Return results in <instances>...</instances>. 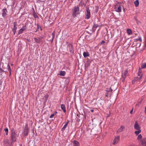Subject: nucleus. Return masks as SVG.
<instances>
[{
    "label": "nucleus",
    "instance_id": "20e7f679",
    "mask_svg": "<svg viewBox=\"0 0 146 146\" xmlns=\"http://www.w3.org/2000/svg\"><path fill=\"white\" fill-rule=\"evenodd\" d=\"M67 49L69 51L71 55L73 54L74 53V47L72 44H68L67 46Z\"/></svg>",
    "mask_w": 146,
    "mask_h": 146
},
{
    "label": "nucleus",
    "instance_id": "0eeeda50",
    "mask_svg": "<svg viewBox=\"0 0 146 146\" xmlns=\"http://www.w3.org/2000/svg\"><path fill=\"white\" fill-rule=\"evenodd\" d=\"M3 144L5 146H11L12 143H10L9 140L7 139H5L3 142Z\"/></svg>",
    "mask_w": 146,
    "mask_h": 146
},
{
    "label": "nucleus",
    "instance_id": "4468645a",
    "mask_svg": "<svg viewBox=\"0 0 146 146\" xmlns=\"http://www.w3.org/2000/svg\"><path fill=\"white\" fill-rule=\"evenodd\" d=\"M125 127L121 125L120 127V128L117 131V133H119L121 132L123 130L125 129Z\"/></svg>",
    "mask_w": 146,
    "mask_h": 146
},
{
    "label": "nucleus",
    "instance_id": "a18cd8bd",
    "mask_svg": "<svg viewBox=\"0 0 146 146\" xmlns=\"http://www.w3.org/2000/svg\"><path fill=\"white\" fill-rule=\"evenodd\" d=\"M138 44H139V47H140V46H141V43H138Z\"/></svg>",
    "mask_w": 146,
    "mask_h": 146
},
{
    "label": "nucleus",
    "instance_id": "79ce46f5",
    "mask_svg": "<svg viewBox=\"0 0 146 146\" xmlns=\"http://www.w3.org/2000/svg\"><path fill=\"white\" fill-rule=\"evenodd\" d=\"M143 50H140L138 52H139V53H141V52H142L143 50Z\"/></svg>",
    "mask_w": 146,
    "mask_h": 146
},
{
    "label": "nucleus",
    "instance_id": "9b49d317",
    "mask_svg": "<svg viewBox=\"0 0 146 146\" xmlns=\"http://www.w3.org/2000/svg\"><path fill=\"white\" fill-rule=\"evenodd\" d=\"M33 39L35 41L38 43H40L42 41V38L40 37H38V38H33Z\"/></svg>",
    "mask_w": 146,
    "mask_h": 146
},
{
    "label": "nucleus",
    "instance_id": "c9c22d12",
    "mask_svg": "<svg viewBox=\"0 0 146 146\" xmlns=\"http://www.w3.org/2000/svg\"><path fill=\"white\" fill-rule=\"evenodd\" d=\"M140 74H141L142 75H143L141 73V70H139L138 75H139Z\"/></svg>",
    "mask_w": 146,
    "mask_h": 146
},
{
    "label": "nucleus",
    "instance_id": "3c124183",
    "mask_svg": "<svg viewBox=\"0 0 146 146\" xmlns=\"http://www.w3.org/2000/svg\"><path fill=\"white\" fill-rule=\"evenodd\" d=\"M20 146H22V145H20Z\"/></svg>",
    "mask_w": 146,
    "mask_h": 146
},
{
    "label": "nucleus",
    "instance_id": "c03bdc74",
    "mask_svg": "<svg viewBox=\"0 0 146 146\" xmlns=\"http://www.w3.org/2000/svg\"><path fill=\"white\" fill-rule=\"evenodd\" d=\"M37 28L38 29V28H39V25L38 24H37Z\"/></svg>",
    "mask_w": 146,
    "mask_h": 146
},
{
    "label": "nucleus",
    "instance_id": "c85d7f7f",
    "mask_svg": "<svg viewBox=\"0 0 146 146\" xmlns=\"http://www.w3.org/2000/svg\"><path fill=\"white\" fill-rule=\"evenodd\" d=\"M26 25L23 26L22 27V28L21 29V30H22V31H25V30L26 29Z\"/></svg>",
    "mask_w": 146,
    "mask_h": 146
},
{
    "label": "nucleus",
    "instance_id": "1a4fd4ad",
    "mask_svg": "<svg viewBox=\"0 0 146 146\" xmlns=\"http://www.w3.org/2000/svg\"><path fill=\"white\" fill-rule=\"evenodd\" d=\"M29 133V128L27 123L26 124L25 128L24 131L23 132V134L24 136L28 135Z\"/></svg>",
    "mask_w": 146,
    "mask_h": 146
},
{
    "label": "nucleus",
    "instance_id": "412c9836",
    "mask_svg": "<svg viewBox=\"0 0 146 146\" xmlns=\"http://www.w3.org/2000/svg\"><path fill=\"white\" fill-rule=\"evenodd\" d=\"M66 74V72L64 71H60V75L62 76H64Z\"/></svg>",
    "mask_w": 146,
    "mask_h": 146
},
{
    "label": "nucleus",
    "instance_id": "8fccbe9b",
    "mask_svg": "<svg viewBox=\"0 0 146 146\" xmlns=\"http://www.w3.org/2000/svg\"><path fill=\"white\" fill-rule=\"evenodd\" d=\"M57 113V111H56L55 113L56 114V113Z\"/></svg>",
    "mask_w": 146,
    "mask_h": 146
},
{
    "label": "nucleus",
    "instance_id": "e433bc0d",
    "mask_svg": "<svg viewBox=\"0 0 146 146\" xmlns=\"http://www.w3.org/2000/svg\"><path fill=\"white\" fill-rule=\"evenodd\" d=\"M55 114H51V115L50 116V118H53V117L54 116V115Z\"/></svg>",
    "mask_w": 146,
    "mask_h": 146
},
{
    "label": "nucleus",
    "instance_id": "6e6552de",
    "mask_svg": "<svg viewBox=\"0 0 146 146\" xmlns=\"http://www.w3.org/2000/svg\"><path fill=\"white\" fill-rule=\"evenodd\" d=\"M120 140V137L119 136H115L114 137L113 144L115 145L117 144Z\"/></svg>",
    "mask_w": 146,
    "mask_h": 146
},
{
    "label": "nucleus",
    "instance_id": "b1692460",
    "mask_svg": "<svg viewBox=\"0 0 146 146\" xmlns=\"http://www.w3.org/2000/svg\"><path fill=\"white\" fill-rule=\"evenodd\" d=\"M127 33L129 35H131L132 34L131 30L129 29H127Z\"/></svg>",
    "mask_w": 146,
    "mask_h": 146
},
{
    "label": "nucleus",
    "instance_id": "393cba45",
    "mask_svg": "<svg viewBox=\"0 0 146 146\" xmlns=\"http://www.w3.org/2000/svg\"><path fill=\"white\" fill-rule=\"evenodd\" d=\"M112 89L111 88H107L106 89V91L107 92H112Z\"/></svg>",
    "mask_w": 146,
    "mask_h": 146
},
{
    "label": "nucleus",
    "instance_id": "ea45409f",
    "mask_svg": "<svg viewBox=\"0 0 146 146\" xmlns=\"http://www.w3.org/2000/svg\"><path fill=\"white\" fill-rule=\"evenodd\" d=\"M69 122V120H67V122L66 123L67 124H68Z\"/></svg>",
    "mask_w": 146,
    "mask_h": 146
},
{
    "label": "nucleus",
    "instance_id": "bb28decb",
    "mask_svg": "<svg viewBox=\"0 0 146 146\" xmlns=\"http://www.w3.org/2000/svg\"><path fill=\"white\" fill-rule=\"evenodd\" d=\"M33 15L34 17L35 18H38V15H36V13L34 12L33 13Z\"/></svg>",
    "mask_w": 146,
    "mask_h": 146
},
{
    "label": "nucleus",
    "instance_id": "49530a36",
    "mask_svg": "<svg viewBox=\"0 0 146 146\" xmlns=\"http://www.w3.org/2000/svg\"><path fill=\"white\" fill-rule=\"evenodd\" d=\"M91 111L92 112H93L94 111V110H91Z\"/></svg>",
    "mask_w": 146,
    "mask_h": 146
},
{
    "label": "nucleus",
    "instance_id": "37998d69",
    "mask_svg": "<svg viewBox=\"0 0 146 146\" xmlns=\"http://www.w3.org/2000/svg\"><path fill=\"white\" fill-rule=\"evenodd\" d=\"M132 111H133V109H132V110L130 111V113L131 114V113H132Z\"/></svg>",
    "mask_w": 146,
    "mask_h": 146
},
{
    "label": "nucleus",
    "instance_id": "ddd939ff",
    "mask_svg": "<svg viewBox=\"0 0 146 146\" xmlns=\"http://www.w3.org/2000/svg\"><path fill=\"white\" fill-rule=\"evenodd\" d=\"M3 13L2 14V16L5 17L7 15V11L6 9H3L2 10Z\"/></svg>",
    "mask_w": 146,
    "mask_h": 146
},
{
    "label": "nucleus",
    "instance_id": "423d86ee",
    "mask_svg": "<svg viewBox=\"0 0 146 146\" xmlns=\"http://www.w3.org/2000/svg\"><path fill=\"white\" fill-rule=\"evenodd\" d=\"M86 13L85 19H89L91 17V14L90 10L89 8H87L86 9Z\"/></svg>",
    "mask_w": 146,
    "mask_h": 146
},
{
    "label": "nucleus",
    "instance_id": "473e14b6",
    "mask_svg": "<svg viewBox=\"0 0 146 146\" xmlns=\"http://www.w3.org/2000/svg\"><path fill=\"white\" fill-rule=\"evenodd\" d=\"M7 68H7L8 70L9 71H11V67H10V66L9 64H8L7 65Z\"/></svg>",
    "mask_w": 146,
    "mask_h": 146
},
{
    "label": "nucleus",
    "instance_id": "09e8293b",
    "mask_svg": "<svg viewBox=\"0 0 146 146\" xmlns=\"http://www.w3.org/2000/svg\"><path fill=\"white\" fill-rule=\"evenodd\" d=\"M9 74H10V75L11 74V71H9Z\"/></svg>",
    "mask_w": 146,
    "mask_h": 146
},
{
    "label": "nucleus",
    "instance_id": "2f4dec72",
    "mask_svg": "<svg viewBox=\"0 0 146 146\" xmlns=\"http://www.w3.org/2000/svg\"><path fill=\"white\" fill-rule=\"evenodd\" d=\"M23 31H22V30H21V29L19 30V31L18 32V35H19L20 34H21V33H22L23 32Z\"/></svg>",
    "mask_w": 146,
    "mask_h": 146
},
{
    "label": "nucleus",
    "instance_id": "7c9ffc66",
    "mask_svg": "<svg viewBox=\"0 0 146 146\" xmlns=\"http://www.w3.org/2000/svg\"><path fill=\"white\" fill-rule=\"evenodd\" d=\"M52 39H54L55 35V32L54 31H53V33H52Z\"/></svg>",
    "mask_w": 146,
    "mask_h": 146
},
{
    "label": "nucleus",
    "instance_id": "f3484780",
    "mask_svg": "<svg viewBox=\"0 0 146 146\" xmlns=\"http://www.w3.org/2000/svg\"><path fill=\"white\" fill-rule=\"evenodd\" d=\"M83 55L84 58H86L87 57L89 56V53L88 52H84L83 53Z\"/></svg>",
    "mask_w": 146,
    "mask_h": 146
},
{
    "label": "nucleus",
    "instance_id": "2eb2a0df",
    "mask_svg": "<svg viewBox=\"0 0 146 146\" xmlns=\"http://www.w3.org/2000/svg\"><path fill=\"white\" fill-rule=\"evenodd\" d=\"M141 143L143 146H146V138L141 140Z\"/></svg>",
    "mask_w": 146,
    "mask_h": 146
},
{
    "label": "nucleus",
    "instance_id": "a211bd4d",
    "mask_svg": "<svg viewBox=\"0 0 146 146\" xmlns=\"http://www.w3.org/2000/svg\"><path fill=\"white\" fill-rule=\"evenodd\" d=\"M14 28L13 29L12 31L14 33V35H15L17 29V27H16V25L15 23H14Z\"/></svg>",
    "mask_w": 146,
    "mask_h": 146
},
{
    "label": "nucleus",
    "instance_id": "dca6fc26",
    "mask_svg": "<svg viewBox=\"0 0 146 146\" xmlns=\"http://www.w3.org/2000/svg\"><path fill=\"white\" fill-rule=\"evenodd\" d=\"M60 108L62 109L64 112H66V108L65 105L64 104H62L61 105Z\"/></svg>",
    "mask_w": 146,
    "mask_h": 146
},
{
    "label": "nucleus",
    "instance_id": "cd10ccee",
    "mask_svg": "<svg viewBox=\"0 0 146 146\" xmlns=\"http://www.w3.org/2000/svg\"><path fill=\"white\" fill-rule=\"evenodd\" d=\"M146 67V63H144L143 64L141 65V68H144Z\"/></svg>",
    "mask_w": 146,
    "mask_h": 146
},
{
    "label": "nucleus",
    "instance_id": "7ed1b4c3",
    "mask_svg": "<svg viewBox=\"0 0 146 146\" xmlns=\"http://www.w3.org/2000/svg\"><path fill=\"white\" fill-rule=\"evenodd\" d=\"M72 15L75 17L79 14V9L78 7H74L72 9Z\"/></svg>",
    "mask_w": 146,
    "mask_h": 146
},
{
    "label": "nucleus",
    "instance_id": "58836bf2",
    "mask_svg": "<svg viewBox=\"0 0 146 146\" xmlns=\"http://www.w3.org/2000/svg\"><path fill=\"white\" fill-rule=\"evenodd\" d=\"M4 72V70L1 69V68L0 69V72L1 73L3 72Z\"/></svg>",
    "mask_w": 146,
    "mask_h": 146
},
{
    "label": "nucleus",
    "instance_id": "5701e85b",
    "mask_svg": "<svg viewBox=\"0 0 146 146\" xmlns=\"http://www.w3.org/2000/svg\"><path fill=\"white\" fill-rule=\"evenodd\" d=\"M128 70H125V72H124V76L125 77L127 76H128Z\"/></svg>",
    "mask_w": 146,
    "mask_h": 146
},
{
    "label": "nucleus",
    "instance_id": "de8ad7c7",
    "mask_svg": "<svg viewBox=\"0 0 146 146\" xmlns=\"http://www.w3.org/2000/svg\"><path fill=\"white\" fill-rule=\"evenodd\" d=\"M54 39H52V40H50L52 42L53 40Z\"/></svg>",
    "mask_w": 146,
    "mask_h": 146
},
{
    "label": "nucleus",
    "instance_id": "aec40b11",
    "mask_svg": "<svg viewBox=\"0 0 146 146\" xmlns=\"http://www.w3.org/2000/svg\"><path fill=\"white\" fill-rule=\"evenodd\" d=\"M68 124L65 123L63 127L61 129V131L63 132L65 129Z\"/></svg>",
    "mask_w": 146,
    "mask_h": 146
},
{
    "label": "nucleus",
    "instance_id": "39448f33",
    "mask_svg": "<svg viewBox=\"0 0 146 146\" xmlns=\"http://www.w3.org/2000/svg\"><path fill=\"white\" fill-rule=\"evenodd\" d=\"M121 5L118 4H116L114 7L115 11L118 13L121 12Z\"/></svg>",
    "mask_w": 146,
    "mask_h": 146
},
{
    "label": "nucleus",
    "instance_id": "f03ea898",
    "mask_svg": "<svg viewBox=\"0 0 146 146\" xmlns=\"http://www.w3.org/2000/svg\"><path fill=\"white\" fill-rule=\"evenodd\" d=\"M143 75L140 74L135 77L132 81V83L133 84H139L141 81V78H142Z\"/></svg>",
    "mask_w": 146,
    "mask_h": 146
},
{
    "label": "nucleus",
    "instance_id": "f257e3e1",
    "mask_svg": "<svg viewBox=\"0 0 146 146\" xmlns=\"http://www.w3.org/2000/svg\"><path fill=\"white\" fill-rule=\"evenodd\" d=\"M11 143H12L16 141L17 135V133L16 131L14 128H12L11 129Z\"/></svg>",
    "mask_w": 146,
    "mask_h": 146
},
{
    "label": "nucleus",
    "instance_id": "4c0bfd02",
    "mask_svg": "<svg viewBox=\"0 0 146 146\" xmlns=\"http://www.w3.org/2000/svg\"><path fill=\"white\" fill-rule=\"evenodd\" d=\"M105 42V41H104V40H102L100 42V44H104Z\"/></svg>",
    "mask_w": 146,
    "mask_h": 146
},
{
    "label": "nucleus",
    "instance_id": "f704fd0d",
    "mask_svg": "<svg viewBox=\"0 0 146 146\" xmlns=\"http://www.w3.org/2000/svg\"><path fill=\"white\" fill-rule=\"evenodd\" d=\"M125 77H124L123 76H122V78H121V79L122 80V81L123 82L125 80Z\"/></svg>",
    "mask_w": 146,
    "mask_h": 146
},
{
    "label": "nucleus",
    "instance_id": "a878e982",
    "mask_svg": "<svg viewBox=\"0 0 146 146\" xmlns=\"http://www.w3.org/2000/svg\"><path fill=\"white\" fill-rule=\"evenodd\" d=\"M138 131H135V134L137 135H138L141 132V130H137Z\"/></svg>",
    "mask_w": 146,
    "mask_h": 146
},
{
    "label": "nucleus",
    "instance_id": "72a5a7b5",
    "mask_svg": "<svg viewBox=\"0 0 146 146\" xmlns=\"http://www.w3.org/2000/svg\"><path fill=\"white\" fill-rule=\"evenodd\" d=\"M142 138V136L141 134L139 135L137 137V139H141Z\"/></svg>",
    "mask_w": 146,
    "mask_h": 146
},
{
    "label": "nucleus",
    "instance_id": "9d476101",
    "mask_svg": "<svg viewBox=\"0 0 146 146\" xmlns=\"http://www.w3.org/2000/svg\"><path fill=\"white\" fill-rule=\"evenodd\" d=\"M100 26V25L98 24H96V23L95 22L94 23V25L93 26L92 31L94 32L96 31V29L98 27Z\"/></svg>",
    "mask_w": 146,
    "mask_h": 146
},
{
    "label": "nucleus",
    "instance_id": "f8f14e48",
    "mask_svg": "<svg viewBox=\"0 0 146 146\" xmlns=\"http://www.w3.org/2000/svg\"><path fill=\"white\" fill-rule=\"evenodd\" d=\"M134 128L137 130H140V127L137 121L135 122V125L134 126Z\"/></svg>",
    "mask_w": 146,
    "mask_h": 146
},
{
    "label": "nucleus",
    "instance_id": "a19ab883",
    "mask_svg": "<svg viewBox=\"0 0 146 146\" xmlns=\"http://www.w3.org/2000/svg\"><path fill=\"white\" fill-rule=\"evenodd\" d=\"M108 92H107V93L106 94V96L107 97H108Z\"/></svg>",
    "mask_w": 146,
    "mask_h": 146
},
{
    "label": "nucleus",
    "instance_id": "c756f323",
    "mask_svg": "<svg viewBox=\"0 0 146 146\" xmlns=\"http://www.w3.org/2000/svg\"><path fill=\"white\" fill-rule=\"evenodd\" d=\"M4 130L6 132V134L7 135H8V129L7 128H6L4 129Z\"/></svg>",
    "mask_w": 146,
    "mask_h": 146
},
{
    "label": "nucleus",
    "instance_id": "4be33fe9",
    "mask_svg": "<svg viewBox=\"0 0 146 146\" xmlns=\"http://www.w3.org/2000/svg\"><path fill=\"white\" fill-rule=\"evenodd\" d=\"M139 2L138 0H136L134 2V4L136 7H138L139 5Z\"/></svg>",
    "mask_w": 146,
    "mask_h": 146
},
{
    "label": "nucleus",
    "instance_id": "603ef678",
    "mask_svg": "<svg viewBox=\"0 0 146 146\" xmlns=\"http://www.w3.org/2000/svg\"><path fill=\"white\" fill-rule=\"evenodd\" d=\"M6 0V1H7L8 0Z\"/></svg>",
    "mask_w": 146,
    "mask_h": 146
},
{
    "label": "nucleus",
    "instance_id": "6ab92c4d",
    "mask_svg": "<svg viewBox=\"0 0 146 146\" xmlns=\"http://www.w3.org/2000/svg\"><path fill=\"white\" fill-rule=\"evenodd\" d=\"M74 146H79V143L76 140L74 141Z\"/></svg>",
    "mask_w": 146,
    "mask_h": 146
}]
</instances>
